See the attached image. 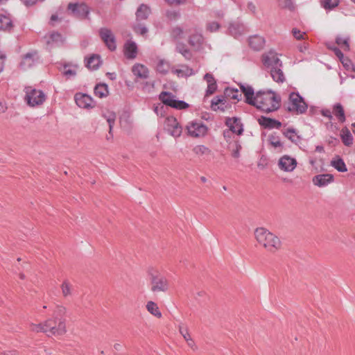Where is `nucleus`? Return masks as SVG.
<instances>
[{
    "instance_id": "nucleus-60",
    "label": "nucleus",
    "mask_w": 355,
    "mask_h": 355,
    "mask_svg": "<svg viewBox=\"0 0 355 355\" xmlns=\"http://www.w3.org/2000/svg\"><path fill=\"white\" fill-rule=\"evenodd\" d=\"M333 51L340 60H342L345 58L343 52L338 48L335 47L333 49Z\"/></svg>"
},
{
    "instance_id": "nucleus-63",
    "label": "nucleus",
    "mask_w": 355,
    "mask_h": 355,
    "mask_svg": "<svg viewBox=\"0 0 355 355\" xmlns=\"http://www.w3.org/2000/svg\"><path fill=\"white\" fill-rule=\"evenodd\" d=\"M64 74L67 76H75L76 71L71 69H65V70L64 71Z\"/></svg>"
},
{
    "instance_id": "nucleus-43",
    "label": "nucleus",
    "mask_w": 355,
    "mask_h": 355,
    "mask_svg": "<svg viewBox=\"0 0 355 355\" xmlns=\"http://www.w3.org/2000/svg\"><path fill=\"white\" fill-rule=\"evenodd\" d=\"M336 42L338 45H339L341 48L343 49L344 51L349 50V38L348 37H337L336 40Z\"/></svg>"
},
{
    "instance_id": "nucleus-17",
    "label": "nucleus",
    "mask_w": 355,
    "mask_h": 355,
    "mask_svg": "<svg viewBox=\"0 0 355 355\" xmlns=\"http://www.w3.org/2000/svg\"><path fill=\"white\" fill-rule=\"evenodd\" d=\"M278 165L282 170L291 172L295 168L297 162L295 159L288 155H284L279 159Z\"/></svg>"
},
{
    "instance_id": "nucleus-32",
    "label": "nucleus",
    "mask_w": 355,
    "mask_h": 355,
    "mask_svg": "<svg viewBox=\"0 0 355 355\" xmlns=\"http://www.w3.org/2000/svg\"><path fill=\"white\" fill-rule=\"evenodd\" d=\"M340 137L345 146H350L353 144L352 135L347 128L345 127L341 130Z\"/></svg>"
},
{
    "instance_id": "nucleus-39",
    "label": "nucleus",
    "mask_w": 355,
    "mask_h": 355,
    "mask_svg": "<svg viewBox=\"0 0 355 355\" xmlns=\"http://www.w3.org/2000/svg\"><path fill=\"white\" fill-rule=\"evenodd\" d=\"M226 101L224 96H217L211 101V107L213 110L216 111L220 109L219 104L225 105Z\"/></svg>"
},
{
    "instance_id": "nucleus-22",
    "label": "nucleus",
    "mask_w": 355,
    "mask_h": 355,
    "mask_svg": "<svg viewBox=\"0 0 355 355\" xmlns=\"http://www.w3.org/2000/svg\"><path fill=\"white\" fill-rule=\"evenodd\" d=\"M333 175L331 174H320L313 178V182L318 187H324L333 181Z\"/></svg>"
},
{
    "instance_id": "nucleus-20",
    "label": "nucleus",
    "mask_w": 355,
    "mask_h": 355,
    "mask_svg": "<svg viewBox=\"0 0 355 355\" xmlns=\"http://www.w3.org/2000/svg\"><path fill=\"white\" fill-rule=\"evenodd\" d=\"M132 73L141 80L147 79L149 76V71L148 68L142 64L137 63L132 68Z\"/></svg>"
},
{
    "instance_id": "nucleus-26",
    "label": "nucleus",
    "mask_w": 355,
    "mask_h": 355,
    "mask_svg": "<svg viewBox=\"0 0 355 355\" xmlns=\"http://www.w3.org/2000/svg\"><path fill=\"white\" fill-rule=\"evenodd\" d=\"M282 66L272 67V69L269 70L273 80L278 83H283L286 80V77L282 69Z\"/></svg>"
},
{
    "instance_id": "nucleus-46",
    "label": "nucleus",
    "mask_w": 355,
    "mask_h": 355,
    "mask_svg": "<svg viewBox=\"0 0 355 355\" xmlns=\"http://www.w3.org/2000/svg\"><path fill=\"white\" fill-rule=\"evenodd\" d=\"M338 0H324L322 5L326 10H331L338 5Z\"/></svg>"
},
{
    "instance_id": "nucleus-6",
    "label": "nucleus",
    "mask_w": 355,
    "mask_h": 355,
    "mask_svg": "<svg viewBox=\"0 0 355 355\" xmlns=\"http://www.w3.org/2000/svg\"><path fill=\"white\" fill-rule=\"evenodd\" d=\"M159 99L164 105L177 110H185L189 107V104L183 101L176 100L175 96L171 92H162L159 95Z\"/></svg>"
},
{
    "instance_id": "nucleus-19",
    "label": "nucleus",
    "mask_w": 355,
    "mask_h": 355,
    "mask_svg": "<svg viewBox=\"0 0 355 355\" xmlns=\"http://www.w3.org/2000/svg\"><path fill=\"white\" fill-rule=\"evenodd\" d=\"M225 124L229 127L230 130L238 135H241L243 132V124L238 118H228L226 119Z\"/></svg>"
},
{
    "instance_id": "nucleus-35",
    "label": "nucleus",
    "mask_w": 355,
    "mask_h": 355,
    "mask_svg": "<svg viewBox=\"0 0 355 355\" xmlns=\"http://www.w3.org/2000/svg\"><path fill=\"white\" fill-rule=\"evenodd\" d=\"M224 95L225 98H229L236 101H239L242 96L241 93L238 89L234 88L225 89Z\"/></svg>"
},
{
    "instance_id": "nucleus-58",
    "label": "nucleus",
    "mask_w": 355,
    "mask_h": 355,
    "mask_svg": "<svg viewBox=\"0 0 355 355\" xmlns=\"http://www.w3.org/2000/svg\"><path fill=\"white\" fill-rule=\"evenodd\" d=\"M340 62H342V64H343L344 67L347 70H349L351 66H352V62L347 58H344L342 60H340Z\"/></svg>"
},
{
    "instance_id": "nucleus-4",
    "label": "nucleus",
    "mask_w": 355,
    "mask_h": 355,
    "mask_svg": "<svg viewBox=\"0 0 355 355\" xmlns=\"http://www.w3.org/2000/svg\"><path fill=\"white\" fill-rule=\"evenodd\" d=\"M26 96L25 101L31 107L42 105L46 100V95L40 89H36L31 86H27L24 89Z\"/></svg>"
},
{
    "instance_id": "nucleus-48",
    "label": "nucleus",
    "mask_w": 355,
    "mask_h": 355,
    "mask_svg": "<svg viewBox=\"0 0 355 355\" xmlns=\"http://www.w3.org/2000/svg\"><path fill=\"white\" fill-rule=\"evenodd\" d=\"M105 118L106 119L108 124H109V132L111 133L112 128L114 125L116 120V114L113 112L107 113V114H104Z\"/></svg>"
},
{
    "instance_id": "nucleus-59",
    "label": "nucleus",
    "mask_w": 355,
    "mask_h": 355,
    "mask_svg": "<svg viewBox=\"0 0 355 355\" xmlns=\"http://www.w3.org/2000/svg\"><path fill=\"white\" fill-rule=\"evenodd\" d=\"M247 8L249 12H252V14L256 13V6L253 2H248Z\"/></svg>"
},
{
    "instance_id": "nucleus-18",
    "label": "nucleus",
    "mask_w": 355,
    "mask_h": 355,
    "mask_svg": "<svg viewBox=\"0 0 355 355\" xmlns=\"http://www.w3.org/2000/svg\"><path fill=\"white\" fill-rule=\"evenodd\" d=\"M46 44L51 46H60L64 44V37L58 32L52 31L47 33L45 37Z\"/></svg>"
},
{
    "instance_id": "nucleus-31",
    "label": "nucleus",
    "mask_w": 355,
    "mask_h": 355,
    "mask_svg": "<svg viewBox=\"0 0 355 355\" xmlns=\"http://www.w3.org/2000/svg\"><path fill=\"white\" fill-rule=\"evenodd\" d=\"M242 93L244 94L245 98H246V103L251 105L254 101V89L250 86H244L241 85L240 87Z\"/></svg>"
},
{
    "instance_id": "nucleus-5",
    "label": "nucleus",
    "mask_w": 355,
    "mask_h": 355,
    "mask_svg": "<svg viewBox=\"0 0 355 355\" xmlns=\"http://www.w3.org/2000/svg\"><path fill=\"white\" fill-rule=\"evenodd\" d=\"M307 105L303 98L295 92H292L289 95L288 110L297 114H303L307 110Z\"/></svg>"
},
{
    "instance_id": "nucleus-11",
    "label": "nucleus",
    "mask_w": 355,
    "mask_h": 355,
    "mask_svg": "<svg viewBox=\"0 0 355 355\" xmlns=\"http://www.w3.org/2000/svg\"><path fill=\"white\" fill-rule=\"evenodd\" d=\"M99 35L103 41L105 46L111 51H114L116 49V37L112 31L107 28H101L99 30Z\"/></svg>"
},
{
    "instance_id": "nucleus-56",
    "label": "nucleus",
    "mask_w": 355,
    "mask_h": 355,
    "mask_svg": "<svg viewBox=\"0 0 355 355\" xmlns=\"http://www.w3.org/2000/svg\"><path fill=\"white\" fill-rule=\"evenodd\" d=\"M205 80L207 82V85L216 83L214 77L211 73H206L204 76Z\"/></svg>"
},
{
    "instance_id": "nucleus-27",
    "label": "nucleus",
    "mask_w": 355,
    "mask_h": 355,
    "mask_svg": "<svg viewBox=\"0 0 355 355\" xmlns=\"http://www.w3.org/2000/svg\"><path fill=\"white\" fill-rule=\"evenodd\" d=\"M151 12L150 8L146 4H141L136 12L137 21L145 20L148 19Z\"/></svg>"
},
{
    "instance_id": "nucleus-24",
    "label": "nucleus",
    "mask_w": 355,
    "mask_h": 355,
    "mask_svg": "<svg viewBox=\"0 0 355 355\" xmlns=\"http://www.w3.org/2000/svg\"><path fill=\"white\" fill-rule=\"evenodd\" d=\"M13 28V23L10 17L0 14V31L10 32Z\"/></svg>"
},
{
    "instance_id": "nucleus-23",
    "label": "nucleus",
    "mask_w": 355,
    "mask_h": 355,
    "mask_svg": "<svg viewBox=\"0 0 355 355\" xmlns=\"http://www.w3.org/2000/svg\"><path fill=\"white\" fill-rule=\"evenodd\" d=\"M188 42L193 47L200 49L203 44L204 37L201 33L195 31L189 36Z\"/></svg>"
},
{
    "instance_id": "nucleus-62",
    "label": "nucleus",
    "mask_w": 355,
    "mask_h": 355,
    "mask_svg": "<svg viewBox=\"0 0 355 355\" xmlns=\"http://www.w3.org/2000/svg\"><path fill=\"white\" fill-rule=\"evenodd\" d=\"M169 5H180L184 3L187 0H165Z\"/></svg>"
},
{
    "instance_id": "nucleus-54",
    "label": "nucleus",
    "mask_w": 355,
    "mask_h": 355,
    "mask_svg": "<svg viewBox=\"0 0 355 355\" xmlns=\"http://www.w3.org/2000/svg\"><path fill=\"white\" fill-rule=\"evenodd\" d=\"M217 89L216 83L207 85L205 97L213 94Z\"/></svg>"
},
{
    "instance_id": "nucleus-51",
    "label": "nucleus",
    "mask_w": 355,
    "mask_h": 355,
    "mask_svg": "<svg viewBox=\"0 0 355 355\" xmlns=\"http://www.w3.org/2000/svg\"><path fill=\"white\" fill-rule=\"evenodd\" d=\"M166 16L170 20H176L180 17V14L176 10H168L166 13Z\"/></svg>"
},
{
    "instance_id": "nucleus-53",
    "label": "nucleus",
    "mask_w": 355,
    "mask_h": 355,
    "mask_svg": "<svg viewBox=\"0 0 355 355\" xmlns=\"http://www.w3.org/2000/svg\"><path fill=\"white\" fill-rule=\"evenodd\" d=\"M292 33H293V36L295 37V38L298 40L304 39L305 33L301 32L297 28H293Z\"/></svg>"
},
{
    "instance_id": "nucleus-29",
    "label": "nucleus",
    "mask_w": 355,
    "mask_h": 355,
    "mask_svg": "<svg viewBox=\"0 0 355 355\" xmlns=\"http://www.w3.org/2000/svg\"><path fill=\"white\" fill-rule=\"evenodd\" d=\"M283 135L293 143L298 144L301 141V137L297 135L294 128H288L283 131Z\"/></svg>"
},
{
    "instance_id": "nucleus-3",
    "label": "nucleus",
    "mask_w": 355,
    "mask_h": 355,
    "mask_svg": "<svg viewBox=\"0 0 355 355\" xmlns=\"http://www.w3.org/2000/svg\"><path fill=\"white\" fill-rule=\"evenodd\" d=\"M254 236L257 242L270 252L277 251L282 246L280 239L266 228H257L254 231Z\"/></svg>"
},
{
    "instance_id": "nucleus-10",
    "label": "nucleus",
    "mask_w": 355,
    "mask_h": 355,
    "mask_svg": "<svg viewBox=\"0 0 355 355\" xmlns=\"http://www.w3.org/2000/svg\"><path fill=\"white\" fill-rule=\"evenodd\" d=\"M164 125L166 130L173 137H179L182 135V126L174 116H167L165 119Z\"/></svg>"
},
{
    "instance_id": "nucleus-2",
    "label": "nucleus",
    "mask_w": 355,
    "mask_h": 355,
    "mask_svg": "<svg viewBox=\"0 0 355 355\" xmlns=\"http://www.w3.org/2000/svg\"><path fill=\"white\" fill-rule=\"evenodd\" d=\"M252 105L265 112L277 110L279 107V99L272 92H259L254 98Z\"/></svg>"
},
{
    "instance_id": "nucleus-28",
    "label": "nucleus",
    "mask_w": 355,
    "mask_h": 355,
    "mask_svg": "<svg viewBox=\"0 0 355 355\" xmlns=\"http://www.w3.org/2000/svg\"><path fill=\"white\" fill-rule=\"evenodd\" d=\"M192 151L198 157L209 156L212 154L211 150L205 145H196L193 148Z\"/></svg>"
},
{
    "instance_id": "nucleus-44",
    "label": "nucleus",
    "mask_w": 355,
    "mask_h": 355,
    "mask_svg": "<svg viewBox=\"0 0 355 355\" xmlns=\"http://www.w3.org/2000/svg\"><path fill=\"white\" fill-rule=\"evenodd\" d=\"M178 329H179L180 334L184 338L185 341L187 340V339H189L190 338H191V336L189 334V329L186 324H184L183 323H180L178 325Z\"/></svg>"
},
{
    "instance_id": "nucleus-41",
    "label": "nucleus",
    "mask_w": 355,
    "mask_h": 355,
    "mask_svg": "<svg viewBox=\"0 0 355 355\" xmlns=\"http://www.w3.org/2000/svg\"><path fill=\"white\" fill-rule=\"evenodd\" d=\"M169 68V63L164 60H160L157 64V71L163 74L168 73Z\"/></svg>"
},
{
    "instance_id": "nucleus-61",
    "label": "nucleus",
    "mask_w": 355,
    "mask_h": 355,
    "mask_svg": "<svg viewBox=\"0 0 355 355\" xmlns=\"http://www.w3.org/2000/svg\"><path fill=\"white\" fill-rule=\"evenodd\" d=\"M187 345L191 347L193 350L197 349V346L196 345V343L194 340L192 339V338H190L189 339H187L186 340Z\"/></svg>"
},
{
    "instance_id": "nucleus-64",
    "label": "nucleus",
    "mask_w": 355,
    "mask_h": 355,
    "mask_svg": "<svg viewBox=\"0 0 355 355\" xmlns=\"http://www.w3.org/2000/svg\"><path fill=\"white\" fill-rule=\"evenodd\" d=\"M7 110L6 104L0 101V114L4 113Z\"/></svg>"
},
{
    "instance_id": "nucleus-21",
    "label": "nucleus",
    "mask_w": 355,
    "mask_h": 355,
    "mask_svg": "<svg viewBox=\"0 0 355 355\" xmlns=\"http://www.w3.org/2000/svg\"><path fill=\"white\" fill-rule=\"evenodd\" d=\"M259 123L261 126L268 129H279L282 126V123L280 121L266 116H261L259 119Z\"/></svg>"
},
{
    "instance_id": "nucleus-57",
    "label": "nucleus",
    "mask_w": 355,
    "mask_h": 355,
    "mask_svg": "<svg viewBox=\"0 0 355 355\" xmlns=\"http://www.w3.org/2000/svg\"><path fill=\"white\" fill-rule=\"evenodd\" d=\"M6 59V54L2 52H0V73L3 70Z\"/></svg>"
},
{
    "instance_id": "nucleus-50",
    "label": "nucleus",
    "mask_w": 355,
    "mask_h": 355,
    "mask_svg": "<svg viewBox=\"0 0 355 355\" xmlns=\"http://www.w3.org/2000/svg\"><path fill=\"white\" fill-rule=\"evenodd\" d=\"M234 146H235V148L233 149L232 151V156L234 158L238 159L240 157V151L242 149V146L239 141H236Z\"/></svg>"
},
{
    "instance_id": "nucleus-16",
    "label": "nucleus",
    "mask_w": 355,
    "mask_h": 355,
    "mask_svg": "<svg viewBox=\"0 0 355 355\" xmlns=\"http://www.w3.org/2000/svg\"><path fill=\"white\" fill-rule=\"evenodd\" d=\"M123 54L128 60H134L138 54V47L137 44L131 40H127L123 45Z\"/></svg>"
},
{
    "instance_id": "nucleus-1",
    "label": "nucleus",
    "mask_w": 355,
    "mask_h": 355,
    "mask_svg": "<svg viewBox=\"0 0 355 355\" xmlns=\"http://www.w3.org/2000/svg\"><path fill=\"white\" fill-rule=\"evenodd\" d=\"M64 306H57L53 311V318L49 319L44 323L31 324L30 329L34 332H44L48 336L62 335L66 332L65 315Z\"/></svg>"
},
{
    "instance_id": "nucleus-14",
    "label": "nucleus",
    "mask_w": 355,
    "mask_h": 355,
    "mask_svg": "<svg viewBox=\"0 0 355 355\" xmlns=\"http://www.w3.org/2000/svg\"><path fill=\"white\" fill-rule=\"evenodd\" d=\"M152 288L153 292H165L168 289V282L165 277L153 276L151 279Z\"/></svg>"
},
{
    "instance_id": "nucleus-33",
    "label": "nucleus",
    "mask_w": 355,
    "mask_h": 355,
    "mask_svg": "<svg viewBox=\"0 0 355 355\" xmlns=\"http://www.w3.org/2000/svg\"><path fill=\"white\" fill-rule=\"evenodd\" d=\"M101 64V58L98 55H92L87 60L86 66L87 68L95 70L98 68Z\"/></svg>"
},
{
    "instance_id": "nucleus-40",
    "label": "nucleus",
    "mask_w": 355,
    "mask_h": 355,
    "mask_svg": "<svg viewBox=\"0 0 355 355\" xmlns=\"http://www.w3.org/2000/svg\"><path fill=\"white\" fill-rule=\"evenodd\" d=\"M176 50L181 53L186 59H191L192 54L190 50L184 44H179L176 46Z\"/></svg>"
},
{
    "instance_id": "nucleus-49",
    "label": "nucleus",
    "mask_w": 355,
    "mask_h": 355,
    "mask_svg": "<svg viewBox=\"0 0 355 355\" xmlns=\"http://www.w3.org/2000/svg\"><path fill=\"white\" fill-rule=\"evenodd\" d=\"M132 29L135 31V33H136L137 34H139L141 35H145L148 32L147 28L140 24L134 25L132 26Z\"/></svg>"
},
{
    "instance_id": "nucleus-37",
    "label": "nucleus",
    "mask_w": 355,
    "mask_h": 355,
    "mask_svg": "<svg viewBox=\"0 0 355 355\" xmlns=\"http://www.w3.org/2000/svg\"><path fill=\"white\" fill-rule=\"evenodd\" d=\"M61 291L62 295L64 297H68L72 295L73 286L69 282L65 280L61 285Z\"/></svg>"
},
{
    "instance_id": "nucleus-7",
    "label": "nucleus",
    "mask_w": 355,
    "mask_h": 355,
    "mask_svg": "<svg viewBox=\"0 0 355 355\" xmlns=\"http://www.w3.org/2000/svg\"><path fill=\"white\" fill-rule=\"evenodd\" d=\"M320 113L323 116L328 118L329 120L332 119V114H334L340 123H344L346 120L344 108L339 103L333 105L332 111L329 109L325 108L322 109L320 111Z\"/></svg>"
},
{
    "instance_id": "nucleus-13",
    "label": "nucleus",
    "mask_w": 355,
    "mask_h": 355,
    "mask_svg": "<svg viewBox=\"0 0 355 355\" xmlns=\"http://www.w3.org/2000/svg\"><path fill=\"white\" fill-rule=\"evenodd\" d=\"M39 60L37 52L33 51L25 54L20 62V67L24 70H27L34 67Z\"/></svg>"
},
{
    "instance_id": "nucleus-30",
    "label": "nucleus",
    "mask_w": 355,
    "mask_h": 355,
    "mask_svg": "<svg viewBox=\"0 0 355 355\" xmlns=\"http://www.w3.org/2000/svg\"><path fill=\"white\" fill-rule=\"evenodd\" d=\"M147 311L153 316L160 318L162 314L159 309L157 304L153 301H148L146 305Z\"/></svg>"
},
{
    "instance_id": "nucleus-8",
    "label": "nucleus",
    "mask_w": 355,
    "mask_h": 355,
    "mask_svg": "<svg viewBox=\"0 0 355 355\" xmlns=\"http://www.w3.org/2000/svg\"><path fill=\"white\" fill-rule=\"evenodd\" d=\"M188 135L192 137H202L206 135L207 127L202 122L191 121L186 127Z\"/></svg>"
},
{
    "instance_id": "nucleus-9",
    "label": "nucleus",
    "mask_w": 355,
    "mask_h": 355,
    "mask_svg": "<svg viewBox=\"0 0 355 355\" xmlns=\"http://www.w3.org/2000/svg\"><path fill=\"white\" fill-rule=\"evenodd\" d=\"M67 8L75 17L79 19L88 18L89 8L85 3H69Z\"/></svg>"
},
{
    "instance_id": "nucleus-42",
    "label": "nucleus",
    "mask_w": 355,
    "mask_h": 355,
    "mask_svg": "<svg viewBox=\"0 0 355 355\" xmlns=\"http://www.w3.org/2000/svg\"><path fill=\"white\" fill-rule=\"evenodd\" d=\"M228 29L230 34L235 37L240 35L243 31V27L238 24H231Z\"/></svg>"
},
{
    "instance_id": "nucleus-38",
    "label": "nucleus",
    "mask_w": 355,
    "mask_h": 355,
    "mask_svg": "<svg viewBox=\"0 0 355 355\" xmlns=\"http://www.w3.org/2000/svg\"><path fill=\"white\" fill-rule=\"evenodd\" d=\"M331 164L332 166H334L340 172H345L347 171L344 161L340 157H337L336 159H333Z\"/></svg>"
},
{
    "instance_id": "nucleus-12",
    "label": "nucleus",
    "mask_w": 355,
    "mask_h": 355,
    "mask_svg": "<svg viewBox=\"0 0 355 355\" xmlns=\"http://www.w3.org/2000/svg\"><path fill=\"white\" fill-rule=\"evenodd\" d=\"M262 62L264 67L268 70L278 66H282V62L275 51H269L262 55Z\"/></svg>"
},
{
    "instance_id": "nucleus-36",
    "label": "nucleus",
    "mask_w": 355,
    "mask_h": 355,
    "mask_svg": "<svg viewBox=\"0 0 355 355\" xmlns=\"http://www.w3.org/2000/svg\"><path fill=\"white\" fill-rule=\"evenodd\" d=\"M173 72L178 77H187L193 74V69L186 65L182 66L181 69L173 70Z\"/></svg>"
},
{
    "instance_id": "nucleus-55",
    "label": "nucleus",
    "mask_w": 355,
    "mask_h": 355,
    "mask_svg": "<svg viewBox=\"0 0 355 355\" xmlns=\"http://www.w3.org/2000/svg\"><path fill=\"white\" fill-rule=\"evenodd\" d=\"M270 144L275 148L282 147V144L278 137H271L270 139Z\"/></svg>"
},
{
    "instance_id": "nucleus-15",
    "label": "nucleus",
    "mask_w": 355,
    "mask_h": 355,
    "mask_svg": "<svg viewBox=\"0 0 355 355\" xmlns=\"http://www.w3.org/2000/svg\"><path fill=\"white\" fill-rule=\"evenodd\" d=\"M74 98L77 105L81 108L89 109L94 107L92 98L87 94L78 93Z\"/></svg>"
},
{
    "instance_id": "nucleus-34",
    "label": "nucleus",
    "mask_w": 355,
    "mask_h": 355,
    "mask_svg": "<svg viewBox=\"0 0 355 355\" xmlns=\"http://www.w3.org/2000/svg\"><path fill=\"white\" fill-rule=\"evenodd\" d=\"M109 94L107 85L105 83H99L94 87V94L99 98L106 97Z\"/></svg>"
},
{
    "instance_id": "nucleus-52",
    "label": "nucleus",
    "mask_w": 355,
    "mask_h": 355,
    "mask_svg": "<svg viewBox=\"0 0 355 355\" xmlns=\"http://www.w3.org/2000/svg\"><path fill=\"white\" fill-rule=\"evenodd\" d=\"M220 28V24L216 21L209 22L207 24V30L210 32H215Z\"/></svg>"
},
{
    "instance_id": "nucleus-45",
    "label": "nucleus",
    "mask_w": 355,
    "mask_h": 355,
    "mask_svg": "<svg viewBox=\"0 0 355 355\" xmlns=\"http://www.w3.org/2000/svg\"><path fill=\"white\" fill-rule=\"evenodd\" d=\"M278 5L282 8L293 10L295 8L292 0H277Z\"/></svg>"
},
{
    "instance_id": "nucleus-47",
    "label": "nucleus",
    "mask_w": 355,
    "mask_h": 355,
    "mask_svg": "<svg viewBox=\"0 0 355 355\" xmlns=\"http://www.w3.org/2000/svg\"><path fill=\"white\" fill-rule=\"evenodd\" d=\"M184 31L180 26L174 27L171 32V36L175 39H180L183 37Z\"/></svg>"
},
{
    "instance_id": "nucleus-25",
    "label": "nucleus",
    "mask_w": 355,
    "mask_h": 355,
    "mask_svg": "<svg viewBox=\"0 0 355 355\" xmlns=\"http://www.w3.org/2000/svg\"><path fill=\"white\" fill-rule=\"evenodd\" d=\"M250 46L255 51H260L265 45V40L259 35H254L249 38Z\"/></svg>"
}]
</instances>
